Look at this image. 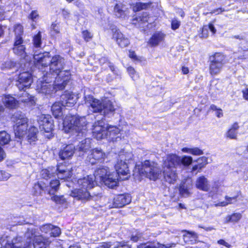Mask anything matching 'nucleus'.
<instances>
[{"label": "nucleus", "mask_w": 248, "mask_h": 248, "mask_svg": "<svg viewBox=\"0 0 248 248\" xmlns=\"http://www.w3.org/2000/svg\"><path fill=\"white\" fill-rule=\"evenodd\" d=\"M87 121L85 117L66 116L63 120L65 131L77 134L78 137H84L87 131Z\"/></svg>", "instance_id": "nucleus-7"}, {"label": "nucleus", "mask_w": 248, "mask_h": 248, "mask_svg": "<svg viewBox=\"0 0 248 248\" xmlns=\"http://www.w3.org/2000/svg\"><path fill=\"white\" fill-rule=\"evenodd\" d=\"M113 248H131L127 243L120 242L115 246Z\"/></svg>", "instance_id": "nucleus-56"}, {"label": "nucleus", "mask_w": 248, "mask_h": 248, "mask_svg": "<svg viewBox=\"0 0 248 248\" xmlns=\"http://www.w3.org/2000/svg\"><path fill=\"white\" fill-rule=\"evenodd\" d=\"M53 228V225L51 224H46L40 227V230L42 232L48 233L50 232L51 229Z\"/></svg>", "instance_id": "nucleus-49"}, {"label": "nucleus", "mask_w": 248, "mask_h": 248, "mask_svg": "<svg viewBox=\"0 0 248 248\" xmlns=\"http://www.w3.org/2000/svg\"><path fill=\"white\" fill-rule=\"evenodd\" d=\"M56 85V78L53 79L50 76L47 78L45 74L43 76L42 80L37 84V90L39 93L51 95L58 91H62L65 89V86L62 89H59Z\"/></svg>", "instance_id": "nucleus-12"}, {"label": "nucleus", "mask_w": 248, "mask_h": 248, "mask_svg": "<svg viewBox=\"0 0 248 248\" xmlns=\"http://www.w3.org/2000/svg\"><path fill=\"white\" fill-rule=\"evenodd\" d=\"M215 113V115L217 118H221L223 116V113L222 109L220 108H218L217 110H216Z\"/></svg>", "instance_id": "nucleus-64"}, {"label": "nucleus", "mask_w": 248, "mask_h": 248, "mask_svg": "<svg viewBox=\"0 0 248 248\" xmlns=\"http://www.w3.org/2000/svg\"><path fill=\"white\" fill-rule=\"evenodd\" d=\"M33 46L35 48L38 49L41 48L42 46V35L40 32L35 35L32 40Z\"/></svg>", "instance_id": "nucleus-37"}, {"label": "nucleus", "mask_w": 248, "mask_h": 248, "mask_svg": "<svg viewBox=\"0 0 248 248\" xmlns=\"http://www.w3.org/2000/svg\"><path fill=\"white\" fill-rule=\"evenodd\" d=\"M133 171L134 175L139 174L154 181L158 179L161 174L160 169L157 164L148 160H145L143 163L137 164Z\"/></svg>", "instance_id": "nucleus-8"}, {"label": "nucleus", "mask_w": 248, "mask_h": 248, "mask_svg": "<svg viewBox=\"0 0 248 248\" xmlns=\"http://www.w3.org/2000/svg\"><path fill=\"white\" fill-rule=\"evenodd\" d=\"M137 248H155V245L151 243H143L138 246Z\"/></svg>", "instance_id": "nucleus-53"}, {"label": "nucleus", "mask_w": 248, "mask_h": 248, "mask_svg": "<svg viewBox=\"0 0 248 248\" xmlns=\"http://www.w3.org/2000/svg\"><path fill=\"white\" fill-rule=\"evenodd\" d=\"M208 30L212 33L213 34H215L217 32V30L212 22L209 23L208 25H206Z\"/></svg>", "instance_id": "nucleus-59"}, {"label": "nucleus", "mask_w": 248, "mask_h": 248, "mask_svg": "<svg viewBox=\"0 0 248 248\" xmlns=\"http://www.w3.org/2000/svg\"><path fill=\"white\" fill-rule=\"evenodd\" d=\"M62 105L63 107H73L78 100L77 95L73 93H68L61 95Z\"/></svg>", "instance_id": "nucleus-23"}, {"label": "nucleus", "mask_w": 248, "mask_h": 248, "mask_svg": "<svg viewBox=\"0 0 248 248\" xmlns=\"http://www.w3.org/2000/svg\"><path fill=\"white\" fill-rule=\"evenodd\" d=\"M16 66V63L11 60H8L1 64V68L2 70H8L14 68Z\"/></svg>", "instance_id": "nucleus-42"}, {"label": "nucleus", "mask_w": 248, "mask_h": 248, "mask_svg": "<svg viewBox=\"0 0 248 248\" xmlns=\"http://www.w3.org/2000/svg\"><path fill=\"white\" fill-rule=\"evenodd\" d=\"M57 175L58 179L67 180L70 178L72 175L71 170L63 165H58L57 167H49L47 169L43 170L41 171V176L43 178L46 180Z\"/></svg>", "instance_id": "nucleus-10"}, {"label": "nucleus", "mask_w": 248, "mask_h": 248, "mask_svg": "<svg viewBox=\"0 0 248 248\" xmlns=\"http://www.w3.org/2000/svg\"><path fill=\"white\" fill-rule=\"evenodd\" d=\"M208 36V29L206 25H204L202 30V33L200 36L201 38H207Z\"/></svg>", "instance_id": "nucleus-52"}, {"label": "nucleus", "mask_w": 248, "mask_h": 248, "mask_svg": "<svg viewBox=\"0 0 248 248\" xmlns=\"http://www.w3.org/2000/svg\"><path fill=\"white\" fill-rule=\"evenodd\" d=\"M10 177V174L3 170H0V181H5L9 179Z\"/></svg>", "instance_id": "nucleus-51"}, {"label": "nucleus", "mask_w": 248, "mask_h": 248, "mask_svg": "<svg viewBox=\"0 0 248 248\" xmlns=\"http://www.w3.org/2000/svg\"><path fill=\"white\" fill-rule=\"evenodd\" d=\"M217 243L219 245H223L227 248H230L232 246L228 242H226L223 239H220L217 241Z\"/></svg>", "instance_id": "nucleus-60"}, {"label": "nucleus", "mask_w": 248, "mask_h": 248, "mask_svg": "<svg viewBox=\"0 0 248 248\" xmlns=\"http://www.w3.org/2000/svg\"><path fill=\"white\" fill-rule=\"evenodd\" d=\"M13 51L15 54L19 55L21 58L26 57L27 53L25 51V47L23 45V40L21 36H17L15 37Z\"/></svg>", "instance_id": "nucleus-21"}, {"label": "nucleus", "mask_w": 248, "mask_h": 248, "mask_svg": "<svg viewBox=\"0 0 248 248\" xmlns=\"http://www.w3.org/2000/svg\"><path fill=\"white\" fill-rule=\"evenodd\" d=\"M242 216L240 213H234L232 215L227 216L225 219V222H236L238 221L241 218Z\"/></svg>", "instance_id": "nucleus-38"}, {"label": "nucleus", "mask_w": 248, "mask_h": 248, "mask_svg": "<svg viewBox=\"0 0 248 248\" xmlns=\"http://www.w3.org/2000/svg\"><path fill=\"white\" fill-rule=\"evenodd\" d=\"M61 102H56L51 107V111L53 115L56 118H60L62 116V107Z\"/></svg>", "instance_id": "nucleus-30"}, {"label": "nucleus", "mask_w": 248, "mask_h": 248, "mask_svg": "<svg viewBox=\"0 0 248 248\" xmlns=\"http://www.w3.org/2000/svg\"><path fill=\"white\" fill-rule=\"evenodd\" d=\"M38 132V129L36 127L31 126L29 128L27 137L29 142L31 144L37 140V134Z\"/></svg>", "instance_id": "nucleus-31"}, {"label": "nucleus", "mask_w": 248, "mask_h": 248, "mask_svg": "<svg viewBox=\"0 0 248 248\" xmlns=\"http://www.w3.org/2000/svg\"><path fill=\"white\" fill-rule=\"evenodd\" d=\"M165 37V34L161 32L155 33L149 41V43L152 46L158 45Z\"/></svg>", "instance_id": "nucleus-28"}, {"label": "nucleus", "mask_w": 248, "mask_h": 248, "mask_svg": "<svg viewBox=\"0 0 248 248\" xmlns=\"http://www.w3.org/2000/svg\"><path fill=\"white\" fill-rule=\"evenodd\" d=\"M106 157L105 153L100 148L92 149L87 156V160L92 165L103 162Z\"/></svg>", "instance_id": "nucleus-16"}, {"label": "nucleus", "mask_w": 248, "mask_h": 248, "mask_svg": "<svg viewBox=\"0 0 248 248\" xmlns=\"http://www.w3.org/2000/svg\"><path fill=\"white\" fill-rule=\"evenodd\" d=\"M127 71L133 80H135L138 78L139 76L132 67L129 66L127 67Z\"/></svg>", "instance_id": "nucleus-44"}, {"label": "nucleus", "mask_w": 248, "mask_h": 248, "mask_svg": "<svg viewBox=\"0 0 248 248\" xmlns=\"http://www.w3.org/2000/svg\"><path fill=\"white\" fill-rule=\"evenodd\" d=\"M239 126L237 123H234L231 128L226 133V136L230 139H236L237 130Z\"/></svg>", "instance_id": "nucleus-32"}, {"label": "nucleus", "mask_w": 248, "mask_h": 248, "mask_svg": "<svg viewBox=\"0 0 248 248\" xmlns=\"http://www.w3.org/2000/svg\"><path fill=\"white\" fill-rule=\"evenodd\" d=\"M70 195L83 202L88 201L93 198V196L91 195L89 190L80 187L72 190Z\"/></svg>", "instance_id": "nucleus-20"}, {"label": "nucleus", "mask_w": 248, "mask_h": 248, "mask_svg": "<svg viewBox=\"0 0 248 248\" xmlns=\"http://www.w3.org/2000/svg\"><path fill=\"white\" fill-rule=\"evenodd\" d=\"M25 236L27 238V242L23 247L20 244L22 238L17 236L12 240L10 237H6V239L2 240L0 248H46L44 237L41 235H37L35 229H29Z\"/></svg>", "instance_id": "nucleus-2"}, {"label": "nucleus", "mask_w": 248, "mask_h": 248, "mask_svg": "<svg viewBox=\"0 0 248 248\" xmlns=\"http://www.w3.org/2000/svg\"><path fill=\"white\" fill-rule=\"evenodd\" d=\"M33 57L37 66L41 65V69L49 66V72L46 73V77H51L53 79L56 78V86L62 89L66 86L71 78V73L70 69L63 70L65 67V61L60 55H55L52 58L49 53H37L34 50Z\"/></svg>", "instance_id": "nucleus-1"}, {"label": "nucleus", "mask_w": 248, "mask_h": 248, "mask_svg": "<svg viewBox=\"0 0 248 248\" xmlns=\"http://www.w3.org/2000/svg\"><path fill=\"white\" fill-rule=\"evenodd\" d=\"M75 151V146L71 144L62 147L59 152V157L62 160H68L73 156Z\"/></svg>", "instance_id": "nucleus-22"}, {"label": "nucleus", "mask_w": 248, "mask_h": 248, "mask_svg": "<svg viewBox=\"0 0 248 248\" xmlns=\"http://www.w3.org/2000/svg\"><path fill=\"white\" fill-rule=\"evenodd\" d=\"M11 140V136L5 131H0V145H4L8 144Z\"/></svg>", "instance_id": "nucleus-35"}, {"label": "nucleus", "mask_w": 248, "mask_h": 248, "mask_svg": "<svg viewBox=\"0 0 248 248\" xmlns=\"http://www.w3.org/2000/svg\"><path fill=\"white\" fill-rule=\"evenodd\" d=\"M63 197H59L58 196H54L51 198L52 200L54 201H55L56 202L58 203H61L62 198Z\"/></svg>", "instance_id": "nucleus-61"}, {"label": "nucleus", "mask_w": 248, "mask_h": 248, "mask_svg": "<svg viewBox=\"0 0 248 248\" xmlns=\"http://www.w3.org/2000/svg\"><path fill=\"white\" fill-rule=\"evenodd\" d=\"M52 31H54L55 33H59V29L56 24L53 23L51 27Z\"/></svg>", "instance_id": "nucleus-63"}, {"label": "nucleus", "mask_w": 248, "mask_h": 248, "mask_svg": "<svg viewBox=\"0 0 248 248\" xmlns=\"http://www.w3.org/2000/svg\"><path fill=\"white\" fill-rule=\"evenodd\" d=\"M149 4L145 3L137 2L133 7V10L135 11H139L147 8Z\"/></svg>", "instance_id": "nucleus-43"}, {"label": "nucleus", "mask_w": 248, "mask_h": 248, "mask_svg": "<svg viewBox=\"0 0 248 248\" xmlns=\"http://www.w3.org/2000/svg\"><path fill=\"white\" fill-rule=\"evenodd\" d=\"M12 120L15 123L14 130L15 136L20 139L26 133L28 119L24 113L17 111L13 115Z\"/></svg>", "instance_id": "nucleus-11"}, {"label": "nucleus", "mask_w": 248, "mask_h": 248, "mask_svg": "<svg viewBox=\"0 0 248 248\" xmlns=\"http://www.w3.org/2000/svg\"><path fill=\"white\" fill-rule=\"evenodd\" d=\"M82 35L86 42L90 41L93 38V34L88 30H84L82 31Z\"/></svg>", "instance_id": "nucleus-45"}, {"label": "nucleus", "mask_w": 248, "mask_h": 248, "mask_svg": "<svg viewBox=\"0 0 248 248\" xmlns=\"http://www.w3.org/2000/svg\"><path fill=\"white\" fill-rule=\"evenodd\" d=\"M91 148V140L89 138L81 140L78 145L77 149L80 151L86 152Z\"/></svg>", "instance_id": "nucleus-33"}, {"label": "nucleus", "mask_w": 248, "mask_h": 248, "mask_svg": "<svg viewBox=\"0 0 248 248\" xmlns=\"http://www.w3.org/2000/svg\"><path fill=\"white\" fill-rule=\"evenodd\" d=\"M191 181H186L182 183L179 186V192L180 195L184 197H187L190 194L189 190L192 188Z\"/></svg>", "instance_id": "nucleus-27"}, {"label": "nucleus", "mask_w": 248, "mask_h": 248, "mask_svg": "<svg viewBox=\"0 0 248 248\" xmlns=\"http://www.w3.org/2000/svg\"><path fill=\"white\" fill-rule=\"evenodd\" d=\"M39 15L37 11H32L29 15V18L31 19L32 21H35L38 17Z\"/></svg>", "instance_id": "nucleus-58"}, {"label": "nucleus", "mask_w": 248, "mask_h": 248, "mask_svg": "<svg viewBox=\"0 0 248 248\" xmlns=\"http://www.w3.org/2000/svg\"><path fill=\"white\" fill-rule=\"evenodd\" d=\"M209 72L212 76L219 74L225 64V57L221 53H215L209 57Z\"/></svg>", "instance_id": "nucleus-14"}, {"label": "nucleus", "mask_w": 248, "mask_h": 248, "mask_svg": "<svg viewBox=\"0 0 248 248\" xmlns=\"http://www.w3.org/2000/svg\"><path fill=\"white\" fill-rule=\"evenodd\" d=\"M190 154H191L193 155H202L203 152L202 150H201L199 148L196 147V148H191Z\"/></svg>", "instance_id": "nucleus-54"}, {"label": "nucleus", "mask_w": 248, "mask_h": 248, "mask_svg": "<svg viewBox=\"0 0 248 248\" xmlns=\"http://www.w3.org/2000/svg\"><path fill=\"white\" fill-rule=\"evenodd\" d=\"M84 100L85 104L93 112L99 113L108 117L112 116L115 113V108L113 103L108 99L99 100L91 95L85 94Z\"/></svg>", "instance_id": "nucleus-4"}, {"label": "nucleus", "mask_w": 248, "mask_h": 248, "mask_svg": "<svg viewBox=\"0 0 248 248\" xmlns=\"http://www.w3.org/2000/svg\"><path fill=\"white\" fill-rule=\"evenodd\" d=\"M126 8L122 3H117L114 8V14L118 18H124L126 15Z\"/></svg>", "instance_id": "nucleus-29"}, {"label": "nucleus", "mask_w": 248, "mask_h": 248, "mask_svg": "<svg viewBox=\"0 0 248 248\" xmlns=\"http://www.w3.org/2000/svg\"><path fill=\"white\" fill-rule=\"evenodd\" d=\"M94 181L93 176L88 175L87 177L79 179L78 184L79 187L89 190L93 187Z\"/></svg>", "instance_id": "nucleus-24"}, {"label": "nucleus", "mask_w": 248, "mask_h": 248, "mask_svg": "<svg viewBox=\"0 0 248 248\" xmlns=\"http://www.w3.org/2000/svg\"><path fill=\"white\" fill-rule=\"evenodd\" d=\"M25 95L27 96V98L21 99L19 101L26 104L28 106H32L35 105L34 97L30 95L27 93H25Z\"/></svg>", "instance_id": "nucleus-40"}, {"label": "nucleus", "mask_w": 248, "mask_h": 248, "mask_svg": "<svg viewBox=\"0 0 248 248\" xmlns=\"http://www.w3.org/2000/svg\"><path fill=\"white\" fill-rule=\"evenodd\" d=\"M120 129L115 126L108 125L103 119L95 122L93 125V134L94 138L101 140L107 138L113 142L121 139Z\"/></svg>", "instance_id": "nucleus-5"}, {"label": "nucleus", "mask_w": 248, "mask_h": 248, "mask_svg": "<svg viewBox=\"0 0 248 248\" xmlns=\"http://www.w3.org/2000/svg\"><path fill=\"white\" fill-rule=\"evenodd\" d=\"M149 15L147 13H143L142 14L136 17V20L139 22V26L143 27L141 24H146L148 22Z\"/></svg>", "instance_id": "nucleus-41"}, {"label": "nucleus", "mask_w": 248, "mask_h": 248, "mask_svg": "<svg viewBox=\"0 0 248 248\" xmlns=\"http://www.w3.org/2000/svg\"><path fill=\"white\" fill-rule=\"evenodd\" d=\"M20 61L21 68L23 71L18 76V79L16 81V85L20 91L25 90L29 88L32 82V77L31 72L34 67L41 69V65L37 66L34 59L32 62L29 59V56L22 58ZM33 58L34 57H33Z\"/></svg>", "instance_id": "nucleus-6"}, {"label": "nucleus", "mask_w": 248, "mask_h": 248, "mask_svg": "<svg viewBox=\"0 0 248 248\" xmlns=\"http://www.w3.org/2000/svg\"><path fill=\"white\" fill-rule=\"evenodd\" d=\"M1 100L4 106L10 109L16 108L19 105V101L10 95L3 96Z\"/></svg>", "instance_id": "nucleus-25"}, {"label": "nucleus", "mask_w": 248, "mask_h": 248, "mask_svg": "<svg viewBox=\"0 0 248 248\" xmlns=\"http://www.w3.org/2000/svg\"><path fill=\"white\" fill-rule=\"evenodd\" d=\"M232 38L238 39L241 41H244L246 38V34L245 33H241L238 35H233Z\"/></svg>", "instance_id": "nucleus-57"}, {"label": "nucleus", "mask_w": 248, "mask_h": 248, "mask_svg": "<svg viewBox=\"0 0 248 248\" xmlns=\"http://www.w3.org/2000/svg\"><path fill=\"white\" fill-rule=\"evenodd\" d=\"M38 122L41 131L50 132L53 127V120L49 115L42 114L39 117Z\"/></svg>", "instance_id": "nucleus-17"}, {"label": "nucleus", "mask_w": 248, "mask_h": 248, "mask_svg": "<svg viewBox=\"0 0 248 248\" xmlns=\"http://www.w3.org/2000/svg\"><path fill=\"white\" fill-rule=\"evenodd\" d=\"M196 187L203 191H208L210 189V185L208 179L204 176L198 177L196 181Z\"/></svg>", "instance_id": "nucleus-26"}, {"label": "nucleus", "mask_w": 248, "mask_h": 248, "mask_svg": "<svg viewBox=\"0 0 248 248\" xmlns=\"http://www.w3.org/2000/svg\"><path fill=\"white\" fill-rule=\"evenodd\" d=\"M62 15L66 20H69L70 17V13L67 9H63L62 11Z\"/></svg>", "instance_id": "nucleus-55"}, {"label": "nucleus", "mask_w": 248, "mask_h": 248, "mask_svg": "<svg viewBox=\"0 0 248 248\" xmlns=\"http://www.w3.org/2000/svg\"><path fill=\"white\" fill-rule=\"evenodd\" d=\"M111 30L112 32L113 38H114L117 44L121 47H125L127 46L130 41L129 39L124 35L121 31L115 26H112Z\"/></svg>", "instance_id": "nucleus-18"}, {"label": "nucleus", "mask_w": 248, "mask_h": 248, "mask_svg": "<svg viewBox=\"0 0 248 248\" xmlns=\"http://www.w3.org/2000/svg\"><path fill=\"white\" fill-rule=\"evenodd\" d=\"M60 184V182L58 180H51L49 183V187L51 188V189H49L48 193L50 195L53 194L59 188Z\"/></svg>", "instance_id": "nucleus-39"}, {"label": "nucleus", "mask_w": 248, "mask_h": 248, "mask_svg": "<svg viewBox=\"0 0 248 248\" xmlns=\"http://www.w3.org/2000/svg\"><path fill=\"white\" fill-rule=\"evenodd\" d=\"M239 47L244 51H248V38L246 39L241 41L239 44Z\"/></svg>", "instance_id": "nucleus-48"}, {"label": "nucleus", "mask_w": 248, "mask_h": 248, "mask_svg": "<svg viewBox=\"0 0 248 248\" xmlns=\"http://www.w3.org/2000/svg\"><path fill=\"white\" fill-rule=\"evenodd\" d=\"M6 157V154L3 148L0 146V162Z\"/></svg>", "instance_id": "nucleus-62"}, {"label": "nucleus", "mask_w": 248, "mask_h": 248, "mask_svg": "<svg viewBox=\"0 0 248 248\" xmlns=\"http://www.w3.org/2000/svg\"><path fill=\"white\" fill-rule=\"evenodd\" d=\"M126 160V155L121 153L119 155L117 163L115 165L116 172H113L117 174L118 180H124L130 176L129 170L127 164L125 162Z\"/></svg>", "instance_id": "nucleus-15"}, {"label": "nucleus", "mask_w": 248, "mask_h": 248, "mask_svg": "<svg viewBox=\"0 0 248 248\" xmlns=\"http://www.w3.org/2000/svg\"><path fill=\"white\" fill-rule=\"evenodd\" d=\"M131 198L128 194H120L113 199L112 205H108L109 208H121L131 202Z\"/></svg>", "instance_id": "nucleus-19"}, {"label": "nucleus", "mask_w": 248, "mask_h": 248, "mask_svg": "<svg viewBox=\"0 0 248 248\" xmlns=\"http://www.w3.org/2000/svg\"><path fill=\"white\" fill-rule=\"evenodd\" d=\"M180 21L176 18H174L172 20L171 23V29L173 30H175L178 29L180 26Z\"/></svg>", "instance_id": "nucleus-50"}, {"label": "nucleus", "mask_w": 248, "mask_h": 248, "mask_svg": "<svg viewBox=\"0 0 248 248\" xmlns=\"http://www.w3.org/2000/svg\"><path fill=\"white\" fill-rule=\"evenodd\" d=\"M61 233V231L60 228L57 226L53 225V228H52L50 231V236L57 237L59 236Z\"/></svg>", "instance_id": "nucleus-46"}, {"label": "nucleus", "mask_w": 248, "mask_h": 248, "mask_svg": "<svg viewBox=\"0 0 248 248\" xmlns=\"http://www.w3.org/2000/svg\"><path fill=\"white\" fill-rule=\"evenodd\" d=\"M45 184L42 182H38L35 184L32 188V193L35 196L40 195L45 190L46 186Z\"/></svg>", "instance_id": "nucleus-34"}, {"label": "nucleus", "mask_w": 248, "mask_h": 248, "mask_svg": "<svg viewBox=\"0 0 248 248\" xmlns=\"http://www.w3.org/2000/svg\"><path fill=\"white\" fill-rule=\"evenodd\" d=\"M192 157L189 156H184L181 158L174 154L167 155L163 163L165 180L170 184L173 183L177 179L176 168L189 166L192 162Z\"/></svg>", "instance_id": "nucleus-3"}, {"label": "nucleus", "mask_w": 248, "mask_h": 248, "mask_svg": "<svg viewBox=\"0 0 248 248\" xmlns=\"http://www.w3.org/2000/svg\"><path fill=\"white\" fill-rule=\"evenodd\" d=\"M93 177L96 183H103L109 188H113L118 185V178L116 173H110L108 168L102 166L96 169Z\"/></svg>", "instance_id": "nucleus-9"}, {"label": "nucleus", "mask_w": 248, "mask_h": 248, "mask_svg": "<svg viewBox=\"0 0 248 248\" xmlns=\"http://www.w3.org/2000/svg\"><path fill=\"white\" fill-rule=\"evenodd\" d=\"M237 196L230 197L226 196L225 197V201L219 202L215 204V206H226L229 204H232L236 202Z\"/></svg>", "instance_id": "nucleus-36"}, {"label": "nucleus", "mask_w": 248, "mask_h": 248, "mask_svg": "<svg viewBox=\"0 0 248 248\" xmlns=\"http://www.w3.org/2000/svg\"><path fill=\"white\" fill-rule=\"evenodd\" d=\"M56 85V78L53 79L50 76L47 78L45 74L43 76L42 80L37 84V90L39 93L51 95L58 91H62L65 89V86L62 89H59Z\"/></svg>", "instance_id": "nucleus-13"}, {"label": "nucleus", "mask_w": 248, "mask_h": 248, "mask_svg": "<svg viewBox=\"0 0 248 248\" xmlns=\"http://www.w3.org/2000/svg\"><path fill=\"white\" fill-rule=\"evenodd\" d=\"M15 35L16 37L17 36H21L23 32V27L20 25H16L15 27Z\"/></svg>", "instance_id": "nucleus-47"}]
</instances>
